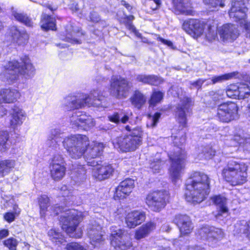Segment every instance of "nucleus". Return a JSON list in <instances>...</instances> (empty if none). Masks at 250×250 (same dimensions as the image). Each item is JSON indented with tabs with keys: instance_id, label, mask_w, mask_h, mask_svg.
I'll list each match as a JSON object with an SVG mask.
<instances>
[{
	"instance_id": "34",
	"label": "nucleus",
	"mask_w": 250,
	"mask_h": 250,
	"mask_svg": "<svg viewBox=\"0 0 250 250\" xmlns=\"http://www.w3.org/2000/svg\"><path fill=\"white\" fill-rule=\"evenodd\" d=\"M15 162L13 160L0 159V177H3L7 175L14 167Z\"/></svg>"
},
{
	"instance_id": "59",
	"label": "nucleus",
	"mask_w": 250,
	"mask_h": 250,
	"mask_svg": "<svg viewBox=\"0 0 250 250\" xmlns=\"http://www.w3.org/2000/svg\"><path fill=\"white\" fill-rule=\"evenodd\" d=\"M136 80L144 83L148 84L149 75H139L137 76Z\"/></svg>"
},
{
	"instance_id": "52",
	"label": "nucleus",
	"mask_w": 250,
	"mask_h": 250,
	"mask_svg": "<svg viewBox=\"0 0 250 250\" xmlns=\"http://www.w3.org/2000/svg\"><path fill=\"white\" fill-rule=\"evenodd\" d=\"M215 153V151L214 149L209 146H207L204 148L201 155H203L205 159H210L214 156ZM200 157L202 158V156H200Z\"/></svg>"
},
{
	"instance_id": "42",
	"label": "nucleus",
	"mask_w": 250,
	"mask_h": 250,
	"mask_svg": "<svg viewBox=\"0 0 250 250\" xmlns=\"http://www.w3.org/2000/svg\"><path fill=\"white\" fill-rule=\"evenodd\" d=\"M48 235L52 241L57 245L62 244L65 242L62 235L54 229H50L48 232Z\"/></svg>"
},
{
	"instance_id": "32",
	"label": "nucleus",
	"mask_w": 250,
	"mask_h": 250,
	"mask_svg": "<svg viewBox=\"0 0 250 250\" xmlns=\"http://www.w3.org/2000/svg\"><path fill=\"white\" fill-rule=\"evenodd\" d=\"M40 24L42 29L44 30L56 29L55 19L46 14H42Z\"/></svg>"
},
{
	"instance_id": "11",
	"label": "nucleus",
	"mask_w": 250,
	"mask_h": 250,
	"mask_svg": "<svg viewBox=\"0 0 250 250\" xmlns=\"http://www.w3.org/2000/svg\"><path fill=\"white\" fill-rule=\"evenodd\" d=\"M196 235L201 239L207 240L209 244L213 247L224 238L225 234L221 229L206 226L198 229Z\"/></svg>"
},
{
	"instance_id": "12",
	"label": "nucleus",
	"mask_w": 250,
	"mask_h": 250,
	"mask_svg": "<svg viewBox=\"0 0 250 250\" xmlns=\"http://www.w3.org/2000/svg\"><path fill=\"white\" fill-rule=\"evenodd\" d=\"M216 118L223 123H229L238 117V106L233 102L224 103L219 105L216 110Z\"/></svg>"
},
{
	"instance_id": "48",
	"label": "nucleus",
	"mask_w": 250,
	"mask_h": 250,
	"mask_svg": "<svg viewBox=\"0 0 250 250\" xmlns=\"http://www.w3.org/2000/svg\"><path fill=\"white\" fill-rule=\"evenodd\" d=\"M161 115V113L159 112L155 113L152 116L148 115V121L146 125L148 127H154L156 126Z\"/></svg>"
},
{
	"instance_id": "25",
	"label": "nucleus",
	"mask_w": 250,
	"mask_h": 250,
	"mask_svg": "<svg viewBox=\"0 0 250 250\" xmlns=\"http://www.w3.org/2000/svg\"><path fill=\"white\" fill-rule=\"evenodd\" d=\"M9 126L14 129L21 126L26 118V113L21 108L14 106L10 114Z\"/></svg>"
},
{
	"instance_id": "62",
	"label": "nucleus",
	"mask_w": 250,
	"mask_h": 250,
	"mask_svg": "<svg viewBox=\"0 0 250 250\" xmlns=\"http://www.w3.org/2000/svg\"><path fill=\"white\" fill-rule=\"evenodd\" d=\"M204 82L205 80L200 79L195 82H192L191 84L199 89L201 87Z\"/></svg>"
},
{
	"instance_id": "33",
	"label": "nucleus",
	"mask_w": 250,
	"mask_h": 250,
	"mask_svg": "<svg viewBox=\"0 0 250 250\" xmlns=\"http://www.w3.org/2000/svg\"><path fill=\"white\" fill-rule=\"evenodd\" d=\"M132 104L140 109L146 101V97L139 90H136L130 99Z\"/></svg>"
},
{
	"instance_id": "36",
	"label": "nucleus",
	"mask_w": 250,
	"mask_h": 250,
	"mask_svg": "<svg viewBox=\"0 0 250 250\" xmlns=\"http://www.w3.org/2000/svg\"><path fill=\"white\" fill-rule=\"evenodd\" d=\"M12 16L16 20L23 23L26 26L32 27L33 26V22L32 19L23 13L13 10L12 12Z\"/></svg>"
},
{
	"instance_id": "17",
	"label": "nucleus",
	"mask_w": 250,
	"mask_h": 250,
	"mask_svg": "<svg viewBox=\"0 0 250 250\" xmlns=\"http://www.w3.org/2000/svg\"><path fill=\"white\" fill-rule=\"evenodd\" d=\"M110 231L111 245L115 250H126L131 247V242L125 241V236L123 230L116 227L112 226Z\"/></svg>"
},
{
	"instance_id": "60",
	"label": "nucleus",
	"mask_w": 250,
	"mask_h": 250,
	"mask_svg": "<svg viewBox=\"0 0 250 250\" xmlns=\"http://www.w3.org/2000/svg\"><path fill=\"white\" fill-rule=\"evenodd\" d=\"M157 40L161 42L163 44L167 45L168 47L174 48L173 43L171 41L165 40L160 37L157 38Z\"/></svg>"
},
{
	"instance_id": "13",
	"label": "nucleus",
	"mask_w": 250,
	"mask_h": 250,
	"mask_svg": "<svg viewBox=\"0 0 250 250\" xmlns=\"http://www.w3.org/2000/svg\"><path fill=\"white\" fill-rule=\"evenodd\" d=\"M168 199L167 191H155L147 195L146 203L151 210L159 211L165 207Z\"/></svg>"
},
{
	"instance_id": "20",
	"label": "nucleus",
	"mask_w": 250,
	"mask_h": 250,
	"mask_svg": "<svg viewBox=\"0 0 250 250\" xmlns=\"http://www.w3.org/2000/svg\"><path fill=\"white\" fill-rule=\"evenodd\" d=\"M173 222L179 229L181 235H188L193 230L194 226L190 217L187 215L178 214Z\"/></svg>"
},
{
	"instance_id": "2",
	"label": "nucleus",
	"mask_w": 250,
	"mask_h": 250,
	"mask_svg": "<svg viewBox=\"0 0 250 250\" xmlns=\"http://www.w3.org/2000/svg\"><path fill=\"white\" fill-rule=\"evenodd\" d=\"M210 179L204 173L195 172L192 177L187 182L185 199L190 203H200L209 192Z\"/></svg>"
},
{
	"instance_id": "22",
	"label": "nucleus",
	"mask_w": 250,
	"mask_h": 250,
	"mask_svg": "<svg viewBox=\"0 0 250 250\" xmlns=\"http://www.w3.org/2000/svg\"><path fill=\"white\" fill-rule=\"evenodd\" d=\"M134 187V181L131 179H126L121 182L116 188L114 198L115 200L122 199L128 196Z\"/></svg>"
},
{
	"instance_id": "8",
	"label": "nucleus",
	"mask_w": 250,
	"mask_h": 250,
	"mask_svg": "<svg viewBox=\"0 0 250 250\" xmlns=\"http://www.w3.org/2000/svg\"><path fill=\"white\" fill-rule=\"evenodd\" d=\"M110 83L109 93L117 99L126 98L132 87L130 82L120 76H113Z\"/></svg>"
},
{
	"instance_id": "14",
	"label": "nucleus",
	"mask_w": 250,
	"mask_h": 250,
	"mask_svg": "<svg viewBox=\"0 0 250 250\" xmlns=\"http://www.w3.org/2000/svg\"><path fill=\"white\" fill-rule=\"evenodd\" d=\"M87 165L93 167L92 176L98 181H103L109 178L114 171V169L111 165L106 163L100 164L95 160L88 161Z\"/></svg>"
},
{
	"instance_id": "37",
	"label": "nucleus",
	"mask_w": 250,
	"mask_h": 250,
	"mask_svg": "<svg viewBox=\"0 0 250 250\" xmlns=\"http://www.w3.org/2000/svg\"><path fill=\"white\" fill-rule=\"evenodd\" d=\"M234 140L242 146L244 150L250 151V135L244 134L243 136L236 135L234 136Z\"/></svg>"
},
{
	"instance_id": "27",
	"label": "nucleus",
	"mask_w": 250,
	"mask_h": 250,
	"mask_svg": "<svg viewBox=\"0 0 250 250\" xmlns=\"http://www.w3.org/2000/svg\"><path fill=\"white\" fill-rule=\"evenodd\" d=\"M20 97V93L16 89H2L0 90V104L2 103H12Z\"/></svg>"
},
{
	"instance_id": "44",
	"label": "nucleus",
	"mask_w": 250,
	"mask_h": 250,
	"mask_svg": "<svg viewBox=\"0 0 250 250\" xmlns=\"http://www.w3.org/2000/svg\"><path fill=\"white\" fill-rule=\"evenodd\" d=\"M109 120L112 122L118 123L121 122L125 124L128 120V117L123 113H115L113 115L108 116Z\"/></svg>"
},
{
	"instance_id": "5",
	"label": "nucleus",
	"mask_w": 250,
	"mask_h": 250,
	"mask_svg": "<svg viewBox=\"0 0 250 250\" xmlns=\"http://www.w3.org/2000/svg\"><path fill=\"white\" fill-rule=\"evenodd\" d=\"M63 104L68 106L70 109L82 108L84 105L106 107L104 98L100 95L98 90H93L90 95L83 94L77 96H68L63 100Z\"/></svg>"
},
{
	"instance_id": "7",
	"label": "nucleus",
	"mask_w": 250,
	"mask_h": 250,
	"mask_svg": "<svg viewBox=\"0 0 250 250\" xmlns=\"http://www.w3.org/2000/svg\"><path fill=\"white\" fill-rule=\"evenodd\" d=\"M82 220V212L74 209L66 210L60 218L62 229L71 237L80 238L82 230L77 228Z\"/></svg>"
},
{
	"instance_id": "21",
	"label": "nucleus",
	"mask_w": 250,
	"mask_h": 250,
	"mask_svg": "<svg viewBox=\"0 0 250 250\" xmlns=\"http://www.w3.org/2000/svg\"><path fill=\"white\" fill-rule=\"evenodd\" d=\"M83 35V33L76 27H74L72 24H67L60 38L63 41L72 43H81L79 38Z\"/></svg>"
},
{
	"instance_id": "18",
	"label": "nucleus",
	"mask_w": 250,
	"mask_h": 250,
	"mask_svg": "<svg viewBox=\"0 0 250 250\" xmlns=\"http://www.w3.org/2000/svg\"><path fill=\"white\" fill-rule=\"evenodd\" d=\"M65 161L62 155L55 154L50 165V174L52 178L56 181L62 180L65 174Z\"/></svg>"
},
{
	"instance_id": "26",
	"label": "nucleus",
	"mask_w": 250,
	"mask_h": 250,
	"mask_svg": "<svg viewBox=\"0 0 250 250\" xmlns=\"http://www.w3.org/2000/svg\"><path fill=\"white\" fill-rule=\"evenodd\" d=\"M145 219L146 215L143 211L135 210L127 214L125 222L128 228H134L144 222Z\"/></svg>"
},
{
	"instance_id": "38",
	"label": "nucleus",
	"mask_w": 250,
	"mask_h": 250,
	"mask_svg": "<svg viewBox=\"0 0 250 250\" xmlns=\"http://www.w3.org/2000/svg\"><path fill=\"white\" fill-rule=\"evenodd\" d=\"M235 231L237 233H244L250 240V222L241 221L235 225Z\"/></svg>"
},
{
	"instance_id": "1",
	"label": "nucleus",
	"mask_w": 250,
	"mask_h": 250,
	"mask_svg": "<svg viewBox=\"0 0 250 250\" xmlns=\"http://www.w3.org/2000/svg\"><path fill=\"white\" fill-rule=\"evenodd\" d=\"M62 143L72 158H80L86 151L87 163L88 161H91L100 156L104 147L103 144L101 143L92 142L89 144L88 137L81 134L71 135L65 137Z\"/></svg>"
},
{
	"instance_id": "35",
	"label": "nucleus",
	"mask_w": 250,
	"mask_h": 250,
	"mask_svg": "<svg viewBox=\"0 0 250 250\" xmlns=\"http://www.w3.org/2000/svg\"><path fill=\"white\" fill-rule=\"evenodd\" d=\"M60 135V130L59 129L55 128L51 129L46 141L47 145L49 147L56 148Z\"/></svg>"
},
{
	"instance_id": "9",
	"label": "nucleus",
	"mask_w": 250,
	"mask_h": 250,
	"mask_svg": "<svg viewBox=\"0 0 250 250\" xmlns=\"http://www.w3.org/2000/svg\"><path fill=\"white\" fill-rule=\"evenodd\" d=\"M139 133L136 136L128 135L117 137L112 140L114 147L122 152L135 151L141 144L142 140L139 139Z\"/></svg>"
},
{
	"instance_id": "23",
	"label": "nucleus",
	"mask_w": 250,
	"mask_h": 250,
	"mask_svg": "<svg viewBox=\"0 0 250 250\" xmlns=\"http://www.w3.org/2000/svg\"><path fill=\"white\" fill-rule=\"evenodd\" d=\"M39 204L40 208V215L41 217H44L46 215H55L61 211L62 208L59 206L53 207L50 206L48 197L43 195L39 198Z\"/></svg>"
},
{
	"instance_id": "28",
	"label": "nucleus",
	"mask_w": 250,
	"mask_h": 250,
	"mask_svg": "<svg viewBox=\"0 0 250 250\" xmlns=\"http://www.w3.org/2000/svg\"><path fill=\"white\" fill-rule=\"evenodd\" d=\"M6 111L1 108L0 116L5 115ZM13 144L11 138H9V134L7 131L0 130V151L4 152L9 149Z\"/></svg>"
},
{
	"instance_id": "31",
	"label": "nucleus",
	"mask_w": 250,
	"mask_h": 250,
	"mask_svg": "<svg viewBox=\"0 0 250 250\" xmlns=\"http://www.w3.org/2000/svg\"><path fill=\"white\" fill-rule=\"evenodd\" d=\"M155 224L151 222L142 225L136 230L135 238L137 240H140L147 236L155 229Z\"/></svg>"
},
{
	"instance_id": "43",
	"label": "nucleus",
	"mask_w": 250,
	"mask_h": 250,
	"mask_svg": "<svg viewBox=\"0 0 250 250\" xmlns=\"http://www.w3.org/2000/svg\"><path fill=\"white\" fill-rule=\"evenodd\" d=\"M176 9L179 13L185 15H193L194 12L191 9L189 3L180 2L175 6Z\"/></svg>"
},
{
	"instance_id": "51",
	"label": "nucleus",
	"mask_w": 250,
	"mask_h": 250,
	"mask_svg": "<svg viewBox=\"0 0 250 250\" xmlns=\"http://www.w3.org/2000/svg\"><path fill=\"white\" fill-rule=\"evenodd\" d=\"M203 2L209 5L210 7H217L220 6L223 7L225 6V0H203Z\"/></svg>"
},
{
	"instance_id": "61",
	"label": "nucleus",
	"mask_w": 250,
	"mask_h": 250,
	"mask_svg": "<svg viewBox=\"0 0 250 250\" xmlns=\"http://www.w3.org/2000/svg\"><path fill=\"white\" fill-rule=\"evenodd\" d=\"M61 194L62 196H67L70 193L69 190L68 189L67 186H63L61 188Z\"/></svg>"
},
{
	"instance_id": "50",
	"label": "nucleus",
	"mask_w": 250,
	"mask_h": 250,
	"mask_svg": "<svg viewBox=\"0 0 250 250\" xmlns=\"http://www.w3.org/2000/svg\"><path fill=\"white\" fill-rule=\"evenodd\" d=\"M3 244L10 250H16L18 241L14 238L11 237L3 241Z\"/></svg>"
},
{
	"instance_id": "46",
	"label": "nucleus",
	"mask_w": 250,
	"mask_h": 250,
	"mask_svg": "<svg viewBox=\"0 0 250 250\" xmlns=\"http://www.w3.org/2000/svg\"><path fill=\"white\" fill-rule=\"evenodd\" d=\"M134 16L132 15L127 16L126 15H125L124 23L127 29H128L131 32L134 33L137 36H139L140 34L139 33H138V32L136 30L135 27L131 22L132 21L134 20Z\"/></svg>"
},
{
	"instance_id": "54",
	"label": "nucleus",
	"mask_w": 250,
	"mask_h": 250,
	"mask_svg": "<svg viewBox=\"0 0 250 250\" xmlns=\"http://www.w3.org/2000/svg\"><path fill=\"white\" fill-rule=\"evenodd\" d=\"M163 82V80L157 76L154 75H149L148 84L158 85Z\"/></svg>"
},
{
	"instance_id": "15",
	"label": "nucleus",
	"mask_w": 250,
	"mask_h": 250,
	"mask_svg": "<svg viewBox=\"0 0 250 250\" xmlns=\"http://www.w3.org/2000/svg\"><path fill=\"white\" fill-rule=\"evenodd\" d=\"M70 122L72 127L74 129L82 128L87 130L95 125L92 117L81 111L73 112L70 118Z\"/></svg>"
},
{
	"instance_id": "53",
	"label": "nucleus",
	"mask_w": 250,
	"mask_h": 250,
	"mask_svg": "<svg viewBox=\"0 0 250 250\" xmlns=\"http://www.w3.org/2000/svg\"><path fill=\"white\" fill-rule=\"evenodd\" d=\"M217 38L216 30L214 28L209 27L206 33V38L209 42L215 40Z\"/></svg>"
},
{
	"instance_id": "30",
	"label": "nucleus",
	"mask_w": 250,
	"mask_h": 250,
	"mask_svg": "<svg viewBox=\"0 0 250 250\" xmlns=\"http://www.w3.org/2000/svg\"><path fill=\"white\" fill-rule=\"evenodd\" d=\"M210 199L217 207L218 211V216L228 213L229 209L227 206V199L225 197L220 195H214Z\"/></svg>"
},
{
	"instance_id": "64",
	"label": "nucleus",
	"mask_w": 250,
	"mask_h": 250,
	"mask_svg": "<svg viewBox=\"0 0 250 250\" xmlns=\"http://www.w3.org/2000/svg\"><path fill=\"white\" fill-rule=\"evenodd\" d=\"M9 235V231L7 229H3L0 230V239H2Z\"/></svg>"
},
{
	"instance_id": "40",
	"label": "nucleus",
	"mask_w": 250,
	"mask_h": 250,
	"mask_svg": "<svg viewBox=\"0 0 250 250\" xmlns=\"http://www.w3.org/2000/svg\"><path fill=\"white\" fill-rule=\"evenodd\" d=\"M238 90V99H244L250 96V87L245 83H240L237 84Z\"/></svg>"
},
{
	"instance_id": "29",
	"label": "nucleus",
	"mask_w": 250,
	"mask_h": 250,
	"mask_svg": "<svg viewBox=\"0 0 250 250\" xmlns=\"http://www.w3.org/2000/svg\"><path fill=\"white\" fill-rule=\"evenodd\" d=\"M10 34L13 41L19 45L25 43L29 39V35L25 30H19L16 26L10 28Z\"/></svg>"
},
{
	"instance_id": "4",
	"label": "nucleus",
	"mask_w": 250,
	"mask_h": 250,
	"mask_svg": "<svg viewBox=\"0 0 250 250\" xmlns=\"http://www.w3.org/2000/svg\"><path fill=\"white\" fill-rule=\"evenodd\" d=\"M20 61L14 60L9 62L4 66V71L1 74V77L11 82L16 80L19 74L26 78H32L35 74V69L29 58L24 56L21 58Z\"/></svg>"
},
{
	"instance_id": "3",
	"label": "nucleus",
	"mask_w": 250,
	"mask_h": 250,
	"mask_svg": "<svg viewBox=\"0 0 250 250\" xmlns=\"http://www.w3.org/2000/svg\"><path fill=\"white\" fill-rule=\"evenodd\" d=\"M171 138L174 144L177 146V148L178 150L173 155L170 154L169 156L171 162V167L169 169V173L172 183L176 185L181 182V177L184 168L185 154L179 146L185 143L186 141V133L184 131L181 130L176 135H172Z\"/></svg>"
},
{
	"instance_id": "56",
	"label": "nucleus",
	"mask_w": 250,
	"mask_h": 250,
	"mask_svg": "<svg viewBox=\"0 0 250 250\" xmlns=\"http://www.w3.org/2000/svg\"><path fill=\"white\" fill-rule=\"evenodd\" d=\"M161 4L160 0H149L148 5L152 10L157 9Z\"/></svg>"
},
{
	"instance_id": "16",
	"label": "nucleus",
	"mask_w": 250,
	"mask_h": 250,
	"mask_svg": "<svg viewBox=\"0 0 250 250\" xmlns=\"http://www.w3.org/2000/svg\"><path fill=\"white\" fill-rule=\"evenodd\" d=\"M101 220L97 219L89 224L87 229V234L91 245L97 247L105 240L104 236L105 232L101 226Z\"/></svg>"
},
{
	"instance_id": "57",
	"label": "nucleus",
	"mask_w": 250,
	"mask_h": 250,
	"mask_svg": "<svg viewBox=\"0 0 250 250\" xmlns=\"http://www.w3.org/2000/svg\"><path fill=\"white\" fill-rule=\"evenodd\" d=\"M90 21L93 22H98L100 21V18L95 12H92L89 15Z\"/></svg>"
},
{
	"instance_id": "6",
	"label": "nucleus",
	"mask_w": 250,
	"mask_h": 250,
	"mask_svg": "<svg viewBox=\"0 0 250 250\" xmlns=\"http://www.w3.org/2000/svg\"><path fill=\"white\" fill-rule=\"evenodd\" d=\"M247 166L244 163L229 161L222 170V176L232 186L244 184L247 178Z\"/></svg>"
},
{
	"instance_id": "58",
	"label": "nucleus",
	"mask_w": 250,
	"mask_h": 250,
	"mask_svg": "<svg viewBox=\"0 0 250 250\" xmlns=\"http://www.w3.org/2000/svg\"><path fill=\"white\" fill-rule=\"evenodd\" d=\"M138 133L140 134H139V139H141L143 131H142V128L141 127H137L132 129V132H131V133L130 134L128 135V136H136L137 135H138Z\"/></svg>"
},
{
	"instance_id": "41",
	"label": "nucleus",
	"mask_w": 250,
	"mask_h": 250,
	"mask_svg": "<svg viewBox=\"0 0 250 250\" xmlns=\"http://www.w3.org/2000/svg\"><path fill=\"white\" fill-rule=\"evenodd\" d=\"M164 96V93L160 91L153 90L148 102L149 106H154L160 103L162 101Z\"/></svg>"
},
{
	"instance_id": "24",
	"label": "nucleus",
	"mask_w": 250,
	"mask_h": 250,
	"mask_svg": "<svg viewBox=\"0 0 250 250\" xmlns=\"http://www.w3.org/2000/svg\"><path fill=\"white\" fill-rule=\"evenodd\" d=\"M220 39L223 42H231L238 36V32L235 25L228 23L224 24L218 29Z\"/></svg>"
},
{
	"instance_id": "39",
	"label": "nucleus",
	"mask_w": 250,
	"mask_h": 250,
	"mask_svg": "<svg viewBox=\"0 0 250 250\" xmlns=\"http://www.w3.org/2000/svg\"><path fill=\"white\" fill-rule=\"evenodd\" d=\"M166 161L158 157L154 158L150 163V168L153 173H159L164 168Z\"/></svg>"
},
{
	"instance_id": "19",
	"label": "nucleus",
	"mask_w": 250,
	"mask_h": 250,
	"mask_svg": "<svg viewBox=\"0 0 250 250\" xmlns=\"http://www.w3.org/2000/svg\"><path fill=\"white\" fill-rule=\"evenodd\" d=\"M182 28L191 37L197 39L203 35L205 24L199 20L191 19L184 22Z\"/></svg>"
},
{
	"instance_id": "10",
	"label": "nucleus",
	"mask_w": 250,
	"mask_h": 250,
	"mask_svg": "<svg viewBox=\"0 0 250 250\" xmlns=\"http://www.w3.org/2000/svg\"><path fill=\"white\" fill-rule=\"evenodd\" d=\"M177 94L180 101L176 106L175 116L180 125L185 127L187 124V115L191 111V107L193 106L194 102L191 98L185 95H179V93Z\"/></svg>"
},
{
	"instance_id": "63",
	"label": "nucleus",
	"mask_w": 250,
	"mask_h": 250,
	"mask_svg": "<svg viewBox=\"0 0 250 250\" xmlns=\"http://www.w3.org/2000/svg\"><path fill=\"white\" fill-rule=\"evenodd\" d=\"M69 8L73 12H78L79 10L78 3L75 2H72L69 5Z\"/></svg>"
},
{
	"instance_id": "47",
	"label": "nucleus",
	"mask_w": 250,
	"mask_h": 250,
	"mask_svg": "<svg viewBox=\"0 0 250 250\" xmlns=\"http://www.w3.org/2000/svg\"><path fill=\"white\" fill-rule=\"evenodd\" d=\"M235 75V72L227 73L224 75L213 77L211 78V81L212 82V83L214 84L230 79Z\"/></svg>"
},
{
	"instance_id": "49",
	"label": "nucleus",
	"mask_w": 250,
	"mask_h": 250,
	"mask_svg": "<svg viewBox=\"0 0 250 250\" xmlns=\"http://www.w3.org/2000/svg\"><path fill=\"white\" fill-rule=\"evenodd\" d=\"M17 207L15 206L13 208L14 212H8L4 214V219L7 222L10 223L13 222L16 216L18 215L20 213V210H17Z\"/></svg>"
},
{
	"instance_id": "45",
	"label": "nucleus",
	"mask_w": 250,
	"mask_h": 250,
	"mask_svg": "<svg viewBox=\"0 0 250 250\" xmlns=\"http://www.w3.org/2000/svg\"><path fill=\"white\" fill-rule=\"evenodd\" d=\"M227 96L232 99H238L237 84H230L227 86L226 90Z\"/></svg>"
},
{
	"instance_id": "55",
	"label": "nucleus",
	"mask_w": 250,
	"mask_h": 250,
	"mask_svg": "<svg viewBox=\"0 0 250 250\" xmlns=\"http://www.w3.org/2000/svg\"><path fill=\"white\" fill-rule=\"evenodd\" d=\"M66 250H86L80 244L75 242H72L67 244L66 247Z\"/></svg>"
}]
</instances>
